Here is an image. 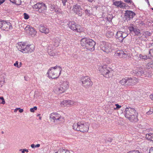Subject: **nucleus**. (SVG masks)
I'll use <instances>...</instances> for the list:
<instances>
[{
  "label": "nucleus",
  "instance_id": "f257e3e1",
  "mask_svg": "<svg viewBox=\"0 0 153 153\" xmlns=\"http://www.w3.org/2000/svg\"><path fill=\"white\" fill-rule=\"evenodd\" d=\"M96 42L92 39L89 38L85 37L80 40L81 46L85 49L87 51L92 52L95 50Z\"/></svg>",
  "mask_w": 153,
  "mask_h": 153
},
{
  "label": "nucleus",
  "instance_id": "f03ea898",
  "mask_svg": "<svg viewBox=\"0 0 153 153\" xmlns=\"http://www.w3.org/2000/svg\"><path fill=\"white\" fill-rule=\"evenodd\" d=\"M62 71V68L58 65L51 67L48 70V76L50 79H57L60 76Z\"/></svg>",
  "mask_w": 153,
  "mask_h": 153
},
{
  "label": "nucleus",
  "instance_id": "7ed1b4c3",
  "mask_svg": "<svg viewBox=\"0 0 153 153\" xmlns=\"http://www.w3.org/2000/svg\"><path fill=\"white\" fill-rule=\"evenodd\" d=\"M89 126V124L87 122L79 121L74 123L72 126L73 128L75 130L85 133L88 131Z\"/></svg>",
  "mask_w": 153,
  "mask_h": 153
},
{
  "label": "nucleus",
  "instance_id": "20e7f679",
  "mask_svg": "<svg viewBox=\"0 0 153 153\" xmlns=\"http://www.w3.org/2000/svg\"><path fill=\"white\" fill-rule=\"evenodd\" d=\"M58 85V87L53 90L54 92L57 94L65 92L69 88V82L67 81L61 80Z\"/></svg>",
  "mask_w": 153,
  "mask_h": 153
},
{
  "label": "nucleus",
  "instance_id": "39448f33",
  "mask_svg": "<svg viewBox=\"0 0 153 153\" xmlns=\"http://www.w3.org/2000/svg\"><path fill=\"white\" fill-rule=\"evenodd\" d=\"M18 50L23 53H31L34 50V46L33 45H25V43L19 42L18 43Z\"/></svg>",
  "mask_w": 153,
  "mask_h": 153
},
{
  "label": "nucleus",
  "instance_id": "423d86ee",
  "mask_svg": "<svg viewBox=\"0 0 153 153\" xmlns=\"http://www.w3.org/2000/svg\"><path fill=\"white\" fill-rule=\"evenodd\" d=\"M50 118L53 120L54 123H61L64 121V117L62 115V113L60 112L53 113L50 116Z\"/></svg>",
  "mask_w": 153,
  "mask_h": 153
},
{
  "label": "nucleus",
  "instance_id": "0eeeda50",
  "mask_svg": "<svg viewBox=\"0 0 153 153\" xmlns=\"http://www.w3.org/2000/svg\"><path fill=\"white\" fill-rule=\"evenodd\" d=\"M68 25L69 27L73 31L78 33L83 32L84 28L79 24H76L74 21H70Z\"/></svg>",
  "mask_w": 153,
  "mask_h": 153
},
{
  "label": "nucleus",
  "instance_id": "6e6552de",
  "mask_svg": "<svg viewBox=\"0 0 153 153\" xmlns=\"http://www.w3.org/2000/svg\"><path fill=\"white\" fill-rule=\"evenodd\" d=\"M99 70L103 76L106 78H109L113 75L112 71L109 70V68L105 65L100 68Z\"/></svg>",
  "mask_w": 153,
  "mask_h": 153
},
{
  "label": "nucleus",
  "instance_id": "1a4fd4ad",
  "mask_svg": "<svg viewBox=\"0 0 153 153\" xmlns=\"http://www.w3.org/2000/svg\"><path fill=\"white\" fill-rule=\"evenodd\" d=\"M33 8L35 11H38L40 13H43L47 10V7L43 3H38L33 6Z\"/></svg>",
  "mask_w": 153,
  "mask_h": 153
},
{
  "label": "nucleus",
  "instance_id": "9d476101",
  "mask_svg": "<svg viewBox=\"0 0 153 153\" xmlns=\"http://www.w3.org/2000/svg\"><path fill=\"white\" fill-rule=\"evenodd\" d=\"M81 80L83 86L86 88H89L93 85V82L90 77L88 76L82 77Z\"/></svg>",
  "mask_w": 153,
  "mask_h": 153
},
{
  "label": "nucleus",
  "instance_id": "9b49d317",
  "mask_svg": "<svg viewBox=\"0 0 153 153\" xmlns=\"http://www.w3.org/2000/svg\"><path fill=\"white\" fill-rule=\"evenodd\" d=\"M101 49L107 53L111 52L112 51L111 45L110 43L105 42H103L101 45Z\"/></svg>",
  "mask_w": 153,
  "mask_h": 153
},
{
  "label": "nucleus",
  "instance_id": "f8f14e48",
  "mask_svg": "<svg viewBox=\"0 0 153 153\" xmlns=\"http://www.w3.org/2000/svg\"><path fill=\"white\" fill-rule=\"evenodd\" d=\"M127 36V35L126 33L121 31H118L117 32L116 38L119 40V42H122L124 39Z\"/></svg>",
  "mask_w": 153,
  "mask_h": 153
},
{
  "label": "nucleus",
  "instance_id": "ddd939ff",
  "mask_svg": "<svg viewBox=\"0 0 153 153\" xmlns=\"http://www.w3.org/2000/svg\"><path fill=\"white\" fill-rule=\"evenodd\" d=\"M136 112V110L134 108L130 107L126 108L125 111V117L127 118L130 117Z\"/></svg>",
  "mask_w": 153,
  "mask_h": 153
},
{
  "label": "nucleus",
  "instance_id": "4468645a",
  "mask_svg": "<svg viewBox=\"0 0 153 153\" xmlns=\"http://www.w3.org/2000/svg\"><path fill=\"white\" fill-rule=\"evenodd\" d=\"M25 30L27 33L30 34L32 36H35L37 33L35 29L29 25H27L25 28Z\"/></svg>",
  "mask_w": 153,
  "mask_h": 153
},
{
  "label": "nucleus",
  "instance_id": "2eb2a0df",
  "mask_svg": "<svg viewBox=\"0 0 153 153\" xmlns=\"http://www.w3.org/2000/svg\"><path fill=\"white\" fill-rule=\"evenodd\" d=\"M72 10L76 14H77L79 16H81L82 15V9H81L80 6L78 4H76L73 6V8Z\"/></svg>",
  "mask_w": 153,
  "mask_h": 153
},
{
  "label": "nucleus",
  "instance_id": "dca6fc26",
  "mask_svg": "<svg viewBox=\"0 0 153 153\" xmlns=\"http://www.w3.org/2000/svg\"><path fill=\"white\" fill-rule=\"evenodd\" d=\"M128 78L127 85H134L139 82L138 79L135 77H128Z\"/></svg>",
  "mask_w": 153,
  "mask_h": 153
},
{
  "label": "nucleus",
  "instance_id": "f3484780",
  "mask_svg": "<svg viewBox=\"0 0 153 153\" xmlns=\"http://www.w3.org/2000/svg\"><path fill=\"white\" fill-rule=\"evenodd\" d=\"M0 28L4 30L8 31L10 28V25L6 21H0Z\"/></svg>",
  "mask_w": 153,
  "mask_h": 153
},
{
  "label": "nucleus",
  "instance_id": "a211bd4d",
  "mask_svg": "<svg viewBox=\"0 0 153 153\" xmlns=\"http://www.w3.org/2000/svg\"><path fill=\"white\" fill-rule=\"evenodd\" d=\"M114 55L120 58H125L127 57L128 55L126 52H125L122 50H118L116 51L115 52Z\"/></svg>",
  "mask_w": 153,
  "mask_h": 153
},
{
  "label": "nucleus",
  "instance_id": "6ab92c4d",
  "mask_svg": "<svg viewBox=\"0 0 153 153\" xmlns=\"http://www.w3.org/2000/svg\"><path fill=\"white\" fill-rule=\"evenodd\" d=\"M74 103V101L70 100H64L61 102L60 105L62 107H68L73 105Z\"/></svg>",
  "mask_w": 153,
  "mask_h": 153
},
{
  "label": "nucleus",
  "instance_id": "aec40b11",
  "mask_svg": "<svg viewBox=\"0 0 153 153\" xmlns=\"http://www.w3.org/2000/svg\"><path fill=\"white\" fill-rule=\"evenodd\" d=\"M39 31L42 33L46 34H48L50 32V30L48 28L44 26H40L39 27Z\"/></svg>",
  "mask_w": 153,
  "mask_h": 153
},
{
  "label": "nucleus",
  "instance_id": "412c9836",
  "mask_svg": "<svg viewBox=\"0 0 153 153\" xmlns=\"http://www.w3.org/2000/svg\"><path fill=\"white\" fill-rule=\"evenodd\" d=\"M135 13L131 11L126 10L125 13V16L127 18H128L129 20L132 19L134 16H135Z\"/></svg>",
  "mask_w": 153,
  "mask_h": 153
},
{
  "label": "nucleus",
  "instance_id": "4be33fe9",
  "mask_svg": "<svg viewBox=\"0 0 153 153\" xmlns=\"http://www.w3.org/2000/svg\"><path fill=\"white\" fill-rule=\"evenodd\" d=\"M137 113L136 112L130 117L127 118L131 122H137L138 120Z\"/></svg>",
  "mask_w": 153,
  "mask_h": 153
},
{
  "label": "nucleus",
  "instance_id": "5701e85b",
  "mask_svg": "<svg viewBox=\"0 0 153 153\" xmlns=\"http://www.w3.org/2000/svg\"><path fill=\"white\" fill-rule=\"evenodd\" d=\"M113 4L117 7H119L120 8L123 7L125 6L124 3L121 1H114L113 2Z\"/></svg>",
  "mask_w": 153,
  "mask_h": 153
},
{
  "label": "nucleus",
  "instance_id": "b1692460",
  "mask_svg": "<svg viewBox=\"0 0 153 153\" xmlns=\"http://www.w3.org/2000/svg\"><path fill=\"white\" fill-rule=\"evenodd\" d=\"M146 138L149 140L153 141V133H149L146 135Z\"/></svg>",
  "mask_w": 153,
  "mask_h": 153
},
{
  "label": "nucleus",
  "instance_id": "393cba45",
  "mask_svg": "<svg viewBox=\"0 0 153 153\" xmlns=\"http://www.w3.org/2000/svg\"><path fill=\"white\" fill-rule=\"evenodd\" d=\"M128 79V77L123 78L120 81L119 83L123 85H127Z\"/></svg>",
  "mask_w": 153,
  "mask_h": 153
},
{
  "label": "nucleus",
  "instance_id": "a878e982",
  "mask_svg": "<svg viewBox=\"0 0 153 153\" xmlns=\"http://www.w3.org/2000/svg\"><path fill=\"white\" fill-rule=\"evenodd\" d=\"M114 33L111 30L107 31L106 33V36L108 38H111L112 37L114 36Z\"/></svg>",
  "mask_w": 153,
  "mask_h": 153
},
{
  "label": "nucleus",
  "instance_id": "bb28decb",
  "mask_svg": "<svg viewBox=\"0 0 153 153\" xmlns=\"http://www.w3.org/2000/svg\"><path fill=\"white\" fill-rule=\"evenodd\" d=\"M49 48V47H48V48ZM49 50V48L48 49ZM48 53L51 56H53L54 57H56L57 56L58 54L57 53H55L53 51H50L49 50L48 51Z\"/></svg>",
  "mask_w": 153,
  "mask_h": 153
},
{
  "label": "nucleus",
  "instance_id": "cd10ccee",
  "mask_svg": "<svg viewBox=\"0 0 153 153\" xmlns=\"http://www.w3.org/2000/svg\"><path fill=\"white\" fill-rule=\"evenodd\" d=\"M10 1L16 5H19L21 3V0H10Z\"/></svg>",
  "mask_w": 153,
  "mask_h": 153
},
{
  "label": "nucleus",
  "instance_id": "c85d7f7f",
  "mask_svg": "<svg viewBox=\"0 0 153 153\" xmlns=\"http://www.w3.org/2000/svg\"><path fill=\"white\" fill-rule=\"evenodd\" d=\"M147 56H149V59L153 57V49H151L149 50V54L147 55Z\"/></svg>",
  "mask_w": 153,
  "mask_h": 153
},
{
  "label": "nucleus",
  "instance_id": "c756f323",
  "mask_svg": "<svg viewBox=\"0 0 153 153\" xmlns=\"http://www.w3.org/2000/svg\"><path fill=\"white\" fill-rule=\"evenodd\" d=\"M139 57L140 59H142L144 60H146L148 59H149V56H148L147 55H143L142 54H140L139 55Z\"/></svg>",
  "mask_w": 153,
  "mask_h": 153
},
{
  "label": "nucleus",
  "instance_id": "7c9ffc66",
  "mask_svg": "<svg viewBox=\"0 0 153 153\" xmlns=\"http://www.w3.org/2000/svg\"><path fill=\"white\" fill-rule=\"evenodd\" d=\"M147 67L148 69L150 68H153V62L151 61L149 62L147 65Z\"/></svg>",
  "mask_w": 153,
  "mask_h": 153
},
{
  "label": "nucleus",
  "instance_id": "2f4dec72",
  "mask_svg": "<svg viewBox=\"0 0 153 153\" xmlns=\"http://www.w3.org/2000/svg\"><path fill=\"white\" fill-rule=\"evenodd\" d=\"M135 34L137 35H139L140 34V31L139 29L137 28H135L133 31Z\"/></svg>",
  "mask_w": 153,
  "mask_h": 153
},
{
  "label": "nucleus",
  "instance_id": "473e14b6",
  "mask_svg": "<svg viewBox=\"0 0 153 153\" xmlns=\"http://www.w3.org/2000/svg\"><path fill=\"white\" fill-rule=\"evenodd\" d=\"M126 153H141L138 150H133L129 151Z\"/></svg>",
  "mask_w": 153,
  "mask_h": 153
},
{
  "label": "nucleus",
  "instance_id": "72a5a7b5",
  "mask_svg": "<svg viewBox=\"0 0 153 153\" xmlns=\"http://www.w3.org/2000/svg\"><path fill=\"white\" fill-rule=\"evenodd\" d=\"M0 103L4 104L5 103V101L2 97H0Z\"/></svg>",
  "mask_w": 153,
  "mask_h": 153
},
{
  "label": "nucleus",
  "instance_id": "f704fd0d",
  "mask_svg": "<svg viewBox=\"0 0 153 153\" xmlns=\"http://www.w3.org/2000/svg\"><path fill=\"white\" fill-rule=\"evenodd\" d=\"M55 8H54V10L55 11L56 13H60L61 12V9L55 6Z\"/></svg>",
  "mask_w": 153,
  "mask_h": 153
},
{
  "label": "nucleus",
  "instance_id": "c9c22d12",
  "mask_svg": "<svg viewBox=\"0 0 153 153\" xmlns=\"http://www.w3.org/2000/svg\"><path fill=\"white\" fill-rule=\"evenodd\" d=\"M37 109V107L36 106H34L33 108H31L30 109V111L31 112H33L35 111Z\"/></svg>",
  "mask_w": 153,
  "mask_h": 153
},
{
  "label": "nucleus",
  "instance_id": "e433bc0d",
  "mask_svg": "<svg viewBox=\"0 0 153 153\" xmlns=\"http://www.w3.org/2000/svg\"><path fill=\"white\" fill-rule=\"evenodd\" d=\"M24 18L25 19H28L30 17L26 13H25L24 14Z\"/></svg>",
  "mask_w": 153,
  "mask_h": 153
},
{
  "label": "nucleus",
  "instance_id": "4c0bfd02",
  "mask_svg": "<svg viewBox=\"0 0 153 153\" xmlns=\"http://www.w3.org/2000/svg\"><path fill=\"white\" fill-rule=\"evenodd\" d=\"M63 151H64V149L63 148L59 149L55 153H63Z\"/></svg>",
  "mask_w": 153,
  "mask_h": 153
},
{
  "label": "nucleus",
  "instance_id": "58836bf2",
  "mask_svg": "<svg viewBox=\"0 0 153 153\" xmlns=\"http://www.w3.org/2000/svg\"><path fill=\"white\" fill-rule=\"evenodd\" d=\"M135 29L132 25L128 27V29L131 32L134 31Z\"/></svg>",
  "mask_w": 153,
  "mask_h": 153
},
{
  "label": "nucleus",
  "instance_id": "ea45409f",
  "mask_svg": "<svg viewBox=\"0 0 153 153\" xmlns=\"http://www.w3.org/2000/svg\"><path fill=\"white\" fill-rule=\"evenodd\" d=\"M115 105L116 106V108H114V110L118 109L121 107V106L120 105H119L118 104H116Z\"/></svg>",
  "mask_w": 153,
  "mask_h": 153
},
{
  "label": "nucleus",
  "instance_id": "a19ab883",
  "mask_svg": "<svg viewBox=\"0 0 153 153\" xmlns=\"http://www.w3.org/2000/svg\"><path fill=\"white\" fill-rule=\"evenodd\" d=\"M56 47H57L59 45V43L57 41L55 42V43L53 44Z\"/></svg>",
  "mask_w": 153,
  "mask_h": 153
},
{
  "label": "nucleus",
  "instance_id": "79ce46f5",
  "mask_svg": "<svg viewBox=\"0 0 153 153\" xmlns=\"http://www.w3.org/2000/svg\"><path fill=\"white\" fill-rule=\"evenodd\" d=\"M153 113V108H151L149 111L147 113V114H152Z\"/></svg>",
  "mask_w": 153,
  "mask_h": 153
},
{
  "label": "nucleus",
  "instance_id": "37998d69",
  "mask_svg": "<svg viewBox=\"0 0 153 153\" xmlns=\"http://www.w3.org/2000/svg\"><path fill=\"white\" fill-rule=\"evenodd\" d=\"M20 151H22V153H24L25 152H28V150L27 149H20Z\"/></svg>",
  "mask_w": 153,
  "mask_h": 153
},
{
  "label": "nucleus",
  "instance_id": "c03bdc74",
  "mask_svg": "<svg viewBox=\"0 0 153 153\" xmlns=\"http://www.w3.org/2000/svg\"><path fill=\"white\" fill-rule=\"evenodd\" d=\"M19 62L18 61H17L14 64V65L16 66L17 68H19Z\"/></svg>",
  "mask_w": 153,
  "mask_h": 153
},
{
  "label": "nucleus",
  "instance_id": "a18cd8bd",
  "mask_svg": "<svg viewBox=\"0 0 153 153\" xmlns=\"http://www.w3.org/2000/svg\"><path fill=\"white\" fill-rule=\"evenodd\" d=\"M63 153H70V152L69 151L65 149H64V151H63Z\"/></svg>",
  "mask_w": 153,
  "mask_h": 153
},
{
  "label": "nucleus",
  "instance_id": "49530a36",
  "mask_svg": "<svg viewBox=\"0 0 153 153\" xmlns=\"http://www.w3.org/2000/svg\"><path fill=\"white\" fill-rule=\"evenodd\" d=\"M62 2L63 5L65 6L66 5V3L68 0H62Z\"/></svg>",
  "mask_w": 153,
  "mask_h": 153
},
{
  "label": "nucleus",
  "instance_id": "de8ad7c7",
  "mask_svg": "<svg viewBox=\"0 0 153 153\" xmlns=\"http://www.w3.org/2000/svg\"><path fill=\"white\" fill-rule=\"evenodd\" d=\"M16 109L19 110V111L20 113H22L23 111V109H21L20 108H16Z\"/></svg>",
  "mask_w": 153,
  "mask_h": 153
},
{
  "label": "nucleus",
  "instance_id": "09e8293b",
  "mask_svg": "<svg viewBox=\"0 0 153 153\" xmlns=\"http://www.w3.org/2000/svg\"><path fill=\"white\" fill-rule=\"evenodd\" d=\"M149 153H153V147H151L149 150Z\"/></svg>",
  "mask_w": 153,
  "mask_h": 153
},
{
  "label": "nucleus",
  "instance_id": "8fccbe9b",
  "mask_svg": "<svg viewBox=\"0 0 153 153\" xmlns=\"http://www.w3.org/2000/svg\"><path fill=\"white\" fill-rule=\"evenodd\" d=\"M150 98L152 100H153V94H151L149 96Z\"/></svg>",
  "mask_w": 153,
  "mask_h": 153
},
{
  "label": "nucleus",
  "instance_id": "3c124183",
  "mask_svg": "<svg viewBox=\"0 0 153 153\" xmlns=\"http://www.w3.org/2000/svg\"><path fill=\"white\" fill-rule=\"evenodd\" d=\"M5 0H0V5L5 1Z\"/></svg>",
  "mask_w": 153,
  "mask_h": 153
},
{
  "label": "nucleus",
  "instance_id": "603ef678",
  "mask_svg": "<svg viewBox=\"0 0 153 153\" xmlns=\"http://www.w3.org/2000/svg\"><path fill=\"white\" fill-rule=\"evenodd\" d=\"M124 1L128 3L131 2V0H125Z\"/></svg>",
  "mask_w": 153,
  "mask_h": 153
},
{
  "label": "nucleus",
  "instance_id": "864d4df0",
  "mask_svg": "<svg viewBox=\"0 0 153 153\" xmlns=\"http://www.w3.org/2000/svg\"><path fill=\"white\" fill-rule=\"evenodd\" d=\"M85 13H89L90 12V10H88L87 9H86V10H85Z\"/></svg>",
  "mask_w": 153,
  "mask_h": 153
},
{
  "label": "nucleus",
  "instance_id": "5fc2aeb1",
  "mask_svg": "<svg viewBox=\"0 0 153 153\" xmlns=\"http://www.w3.org/2000/svg\"><path fill=\"white\" fill-rule=\"evenodd\" d=\"M40 146V145L39 144H37L35 145V147L38 148V147H39Z\"/></svg>",
  "mask_w": 153,
  "mask_h": 153
},
{
  "label": "nucleus",
  "instance_id": "6e6d98bb",
  "mask_svg": "<svg viewBox=\"0 0 153 153\" xmlns=\"http://www.w3.org/2000/svg\"><path fill=\"white\" fill-rule=\"evenodd\" d=\"M31 146L32 148H34L35 147V145L34 144H33L31 145Z\"/></svg>",
  "mask_w": 153,
  "mask_h": 153
},
{
  "label": "nucleus",
  "instance_id": "4d7b16f0",
  "mask_svg": "<svg viewBox=\"0 0 153 153\" xmlns=\"http://www.w3.org/2000/svg\"><path fill=\"white\" fill-rule=\"evenodd\" d=\"M22 62H20L19 63V68L22 66Z\"/></svg>",
  "mask_w": 153,
  "mask_h": 153
},
{
  "label": "nucleus",
  "instance_id": "13d9d810",
  "mask_svg": "<svg viewBox=\"0 0 153 153\" xmlns=\"http://www.w3.org/2000/svg\"><path fill=\"white\" fill-rule=\"evenodd\" d=\"M94 0H88V1L90 2H92Z\"/></svg>",
  "mask_w": 153,
  "mask_h": 153
},
{
  "label": "nucleus",
  "instance_id": "bf43d9fd",
  "mask_svg": "<svg viewBox=\"0 0 153 153\" xmlns=\"http://www.w3.org/2000/svg\"><path fill=\"white\" fill-rule=\"evenodd\" d=\"M18 110V109H16H16H15L14 110V112H16V111H17V110Z\"/></svg>",
  "mask_w": 153,
  "mask_h": 153
},
{
  "label": "nucleus",
  "instance_id": "052dcab7",
  "mask_svg": "<svg viewBox=\"0 0 153 153\" xmlns=\"http://www.w3.org/2000/svg\"><path fill=\"white\" fill-rule=\"evenodd\" d=\"M4 132L3 131H1V133L2 134H4Z\"/></svg>",
  "mask_w": 153,
  "mask_h": 153
},
{
  "label": "nucleus",
  "instance_id": "680f3d73",
  "mask_svg": "<svg viewBox=\"0 0 153 153\" xmlns=\"http://www.w3.org/2000/svg\"><path fill=\"white\" fill-rule=\"evenodd\" d=\"M39 119H40V120H41V117H39Z\"/></svg>",
  "mask_w": 153,
  "mask_h": 153
},
{
  "label": "nucleus",
  "instance_id": "e2e57ef3",
  "mask_svg": "<svg viewBox=\"0 0 153 153\" xmlns=\"http://www.w3.org/2000/svg\"><path fill=\"white\" fill-rule=\"evenodd\" d=\"M152 9L153 10V8H152Z\"/></svg>",
  "mask_w": 153,
  "mask_h": 153
},
{
  "label": "nucleus",
  "instance_id": "0e129e2a",
  "mask_svg": "<svg viewBox=\"0 0 153 153\" xmlns=\"http://www.w3.org/2000/svg\"><path fill=\"white\" fill-rule=\"evenodd\" d=\"M152 26H153V25H152Z\"/></svg>",
  "mask_w": 153,
  "mask_h": 153
}]
</instances>
